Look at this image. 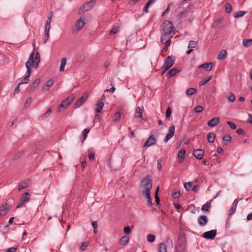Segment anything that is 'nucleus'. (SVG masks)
Wrapping results in <instances>:
<instances>
[{"mask_svg": "<svg viewBox=\"0 0 252 252\" xmlns=\"http://www.w3.org/2000/svg\"><path fill=\"white\" fill-rule=\"evenodd\" d=\"M29 63H27V64H26V68H27V75L26 77H24V78L23 79V80L22 81H21L19 84L22 85L23 84H27L29 82V77L31 74V73H32V69H30L29 68V66L30 65V64L28 65Z\"/></svg>", "mask_w": 252, "mask_h": 252, "instance_id": "nucleus-14", "label": "nucleus"}, {"mask_svg": "<svg viewBox=\"0 0 252 252\" xmlns=\"http://www.w3.org/2000/svg\"><path fill=\"white\" fill-rule=\"evenodd\" d=\"M89 154V158L90 160H94V159L95 152L92 149L88 150Z\"/></svg>", "mask_w": 252, "mask_h": 252, "instance_id": "nucleus-36", "label": "nucleus"}, {"mask_svg": "<svg viewBox=\"0 0 252 252\" xmlns=\"http://www.w3.org/2000/svg\"><path fill=\"white\" fill-rule=\"evenodd\" d=\"M95 4L94 0H91L82 5L78 10V13L81 14L92 8Z\"/></svg>", "mask_w": 252, "mask_h": 252, "instance_id": "nucleus-3", "label": "nucleus"}, {"mask_svg": "<svg viewBox=\"0 0 252 252\" xmlns=\"http://www.w3.org/2000/svg\"><path fill=\"white\" fill-rule=\"evenodd\" d=\"M216 230H212L204 233L202 237L207 239H213L216 236Z\"/></svg>", "mask_w": 252, "mask_h": 252, "instance_id": "nucleus-11", "label": "nucleus"}, {"mask_svg": "<svg viewBox=\"0 0 252 252\" xmlns=\"http://www.w3.org/2000/svg\"><path fill=\"white\" fill-rule=\"evenodd\" d=\"M225 9L226 12L227 13H229L232 11V6L229 3H226L225 5Z\"/></svg>", "mask_w": 252, "mask_h": 252, "instance_id": "nucleus-44", "label": "nucleus"}, {"mask_svg": "<svg viewBox=\"0 0 252 252\" xmlns=\"http://www.w3.org/2000/svg\"><path fill=\"white\" fill-rule=\"evenodd\" d=\"M84 25L85 22L81 18L78 20L75 25V26L76 28L77 32L80 31L84 27Z\"/></svg>", "mask_w": 252, "mask_h": 252, "instance_id": "nucleus-23", "label": "nucleus"}, {"mask_svg": "<svg viewBox=\"0 0 252 252\" xmlns=\"http://www.w3.org/2000/svg\"><path fill=\"white\" fill-rule=\"evenodd\" d=\"M246 14V12L243 11H239L234 13V17L235 18H238L243 17Z\"/></svg>", "mask_w": 252, "mask_h": 252, "instance_id": "nucleus-37", "label": "nucleus"}, {"mask_svg": "<svg viewBox=\"0 0 252 252\" xmlns=\"http://www.w3.org/2000/svg\"><path fill=\"white\" fill-rule=\"evenodd\" d=\"M175 59L173 56H168L163 65V68L166 70H168L175 63Z\"/></svg>", "mask_w": 252, "mask_h": 252, "instance_id": "nucleus-4", "label": "nucleus"}, {"mask_svg": "<svg viewBox=\"0 0 252 252\" xmlns=\"http://www.w3.org/2000/svg\"><path fill=\"white\" fill-rule=\"evenodd\" d=\"M120 30V27L118 25H115L113 26L112 30L110 31L109 32V34L110 35H114L115 34L117 33Z\"/></svg>", "mask_w": 252, "mask_h": 252, "instance_id": "nucleus-33", "label": "nucleus"}, {"mask_svg": "<svg viewBox=\"0 0 252 252\" xmlns=\"http://www.w3.org/2000/svg\"><path fill=\"white\" fill-rule=\"evenodd\" d=\"M121 118V114L119 112H116L113 117V120L115 122L118 121Z\"/></svg>", "mask_w": 252, "mask_h": 252, "instance_id": "nucleus-47", "label": "nucleus"}, {"mask_svg": "<svg viewBox=\"0 0 252 252\" xmlns=\"http://www.w3.org/2000/svg\"><path fill=\"white\" fill-rule=\"evenodd\" d=\"M208 221V220L207 217L205 215L200 216L198 219V224L201 226L205 225L207 223Z\"/></svg>", "mask_w": 252, "mask_h": 252, "instance_id": "nucleus-18", "label": "nucleus"}, {"mask_svg": "<svg viewBox=\"0 0 252 252\" xmlns=\"http://www.w3.org/2000/svg\"><path fill=\"white\" fill-rule=\"evenodd\" d=\"M172 195L174 198H178L181 195V193L179 191H174L172 193Z\"/></svg>", "mask_w": 252, "mask_h": 252, "instance_id": "nucleus-56", "label": "nucleus"}, {"mask_svg": "<svg viewBox=\"0 0 252 252\" xmlns=\"http://www.w3.org/2000/svg\"><path fill=\"white\" fill-rule=\"evenodd\" d=\"M204 151L200 149H195L193 152V156L198 159H201L204 156Z\"/></svg>", "mask_w": 252, "mask_h": 252, "instance_id": "nucleus-16", "label": "nucleus"}, {"mask_svg": "<svg viewBox=\"0 0 252 252\" xmlns=\"http://www.w3.org/2000/svg\"><path fill=\"white\" fill-rule=\"evenodd\" d=\"M203 108L201 106L198 105L194 108V111L195 113H200L203 111Z\"/></svg>", "mask_w": 252, "mask_h": 252, "instance_id": "nucleus-54", "label": "nucleus"}, {"mask_svg": "<svg viewBox=\"0 0 252 252\" xmlns=\"http://www.w3.org/2000/svg\"><path fill=\"white\" fill-rule=\"evenodd\" d=\"M175 127L174 126L169 127L168 133L164 139V142H167L174 135L175 133Z\"/></svg>", "mask_w": 252, "mask_h": 252, "instance_id": "nucleus-8", "label": "nucleus"}, {"mask_svg": "<svg viewBox=\"0 0 252 252\" xmlns=\"http://www.w3.org/2000/svg\"><path fill=\"white\" fill-rule=\"evenodd\" d=\"M227 99L230 102H234L235 100L236 97L233 94L229 93L228 94Z\"/></svg>", "mask_w": 252, "mask_h": 252, "instance_id": "nucleus-42", "label": "nucleus"}, {"mask_svg": "<svg viewBox=\"0 0 252 252\" xmlns=\"http://www.w3.org/2000/svg\"><path fill=\"white\" fill-rule=\"evenodd\" d=\"M216 137L215 134L213 132H209L207 134V140L209 143H213Z\"/></svg>", "mask_w": 252, "mask_h": 252, "instance_id": "nucleus-31", "label": "nucleus"}, {"mask_svg": "<svg viewBox=\"0 0 252 252\" xmlns=\"http://www.w3.org/2000/svg\"><path fill=\"white\" fill-rule=\"evenodd\" d=\"M32 182L31 180L26 179L22 181L19 184L18 189H25L31 187Z\"/></svg>", "mask_w": 252, "mask_h": 252, "instance_id": "nucleus-9", "label": "nucleus"}, {"mask_svg": "<svg viewBox=\"0 0 252 252\" xmlns=\"http://www.w3.org/2000/svg\"><path fill=\"white\" fill-rule=\"evenodd\" d=\"M171 113H172V111H171V109L170 107H168L167 109H166V114H165V118L166 119H169L170 117V115L171 114Z\"/></svg>", "mask_w": 252, "mask_h": 252, "instance_id": "nucleus-48", "label": "nucleus"}, {"mask_svg": "<svg viewBox=\"0 0 252 252\" xmlns=\"http://www.w3.org/2000/svg\"><path fill=\"white\" fill-rule=\"evenodd\" d=\"M174 34L161 33L160 42L162 44L166 43V41H171V38L173 37Z\"/></svg>", "mask_w": 252, "mask_h": 252, "instance_id": "nucleus-12", "label": "nucleus"}, {"mask_svg": "<svg viewBox=\"0 0 252 252\" xmlns=\"http://www.w3.org/2000/svg\"><path fill=\"white\" fill-rule=\"evenodd\" d=\"M161 163H162V159L160 158L158 159V164H157V168L158 170V171H160L162 169V166H161Z\"/></svg>", "mask_w": 252, "mask_h": 252, "instance_id": "nucleus-59", "label": "nucleus"}, {"mask_svg": "<svg viewBox=\"0 0 252 252\" xmlns=\"http://www.w3.org/2000/svg\"><path fill=\"white\" fill-rule=\"evenodd\" d=\"M88 96V94L87 93H84L82 96L78 98L77 100L75 102L74 107L78 108L80 107L87 99Z\"/></svg>", "mask_w": 252, "mask_h": 252, "instance_id": "nucleus-7", "label": "nucleus"}, {"mask_svg": "<svg viewBox=\"0 0 252 252\" xmlns=\"http://www.w3.org/2000/svg\"><path fill=\"white\" fill-rule=\"evenodd\" d=\"M212 78V76L211 75L208 76L206 78H203L199 83V85L200 86H203L205 85L207 83H208L210 80H211Z\"/></svg>", "mask_w": 252, "mask_h": 252, "instance_id": "nucleus-29", "label": "nucleus"}, {"mask_svg": "<svg viewBox=\"0 0 252 252\" xmlns=\"http://www.w3.org/2000/svg\"><path fill=\"white\" fill-rule=\"evenodd\" d=\"M222 140L226 142H230L231 140V137L229 134H226L223 137Z\"/></svg>", "mask_w": 252, "mask_h": 252, "instance_id": "nucleus-49", "label": "nucleus"}, {"mask_svg": "<svg viewBox=\"0 0 252 252\" xmlns=\"http://www.w3.org/2000/svg\"><path fill=\"white\" fill-rule=\"evenodd\" d=\"M50 28H51V23H49L48 22H46L45 25L44 32H49Z\"/></svg>", "mask_w": 252, "mask_h": 252, "instance_id": "nucleus-52", "label": "nucleus"}, {"mask_svg": "<svg viewBox=\"0 0 252 252\" xmlns=\"http://www.w3.org/2000/svg\"><path fill=\"white\" fill-rule=\"evenodd\" d=\"M197 44V41L190 40L189 42V43L188 45V48L193 49V48H194L196 47Z\"/></svg>", "mask_w": 252, "mask_h": 252, "instance_id": "nucleus-40", "label": "nucleus"}, {"mask_svg": "<svg viewBox=\"0 0 252 252\" xmlns=\"http://www.w3.org/2000/svg\"><path fill=\"white\" fill-rule=\"evenodd\" d=\"M92 226H93V228L94 229V232L96 233L97 230H96L95 229L97 227V221H92Z\"/></svg>", "mask_w": 252, "mask_h": 252, "instance_id": "nucleus-63", "label": "nucleus"}, {"mask_svg": "<svg viewBox=\"0 0 252 252\" xmlns=\"http://www.w3.org/2000/svg\"><path fill=\"white\" fill-rule=\"evenodd\" d=\"M220 118L218 117H214L210 121H209L207 123V125L209 126L213 127L216 126L220 122Z\"/></svg>", "mask_w": 252, "mask_h": 252, "instance_id": "nucleus-17", "label": "nucleus"}, {"mask_svg": "<svg viewBox=\"0 0 252 252\" xmlns=\"http://www.w3.org/2000/svg\"><path fill=\"white\" fill-rule=\"evenodd\" d=\"M49 37V32H44V37L43 38L44 43H46Z\"/></svg>", "mask_w": 252, "mask_h": 252, "instance_id": "nucleus-55", "label": "nucleus"}, {"mask_svg": "<svg viewBox=\"0 0 252 252\" xmlns=\"http://www.w3.org/2000/svg\"><path fill=\"white\" fill-rule=\"evenodd\" d=\"M227 52L225 50H221L219 53L217 59L218 60H222L226 57Z\"/></svg>", "mask_w": 252, "mask_h": 252, "instance_id": "nucleus-28", "label": "nucleus"}, {"mask_svg": "<svg viewBox=\"0 0 252 252\" xmlns=\"http://www.w3.org/2000/svg\"><path fill=\"white\" fill-rule=\"evenodd\" d=\"M213 64L212 63H206L199 65V68H203L205 71H209L212 69Z\"/></svg>", "mask_w": 252, "mask_h": 252, "instance_id": "nucleus-21", "label": "nucleus"}, {"mask_svg": "<svg viewBox=\"0 0 252 252\" xmlns=\"http://www.w3.org/2000/svg\"><path fill=\"white\" fill-rule=\"evenodd\" d=\"M156 143V140L153 135H150L145 142L144 146L148 147Z\"/></svg>", "mask_w": 252, "mask_h": 252, "instance_id": "nucleus-13", "label": "nucleus"}, {"mask_svg": "<svg viewBox=\"0 0 252 252\" xmlns=\"http://www.w3.org/2000/svg\"><path fill=\"white\" fill-rule=\"evenodd\" d=\"M186 150L185 149L181 150L178 155L179 162L182 163L185 158Z\"/></svg>", "mask_w": 252, "mask_h": 252, "instance_id": "nucleus-25", "label": "nucleus"}, {"mask_svg": "<svg viewBox=\"0 0 252 252\" xmlns=\"http://www.w3.org/2000/svg\"><path fill=\"white\" fill-rule=\"evenodd\" d=\"M196 92V90L193 88L188 89L186 91V94L188 95H190L194 94Z\"/></svg>", "mask_w": 252, "mask_h": 252, "instance_id": "nucleus-41", "label": "nucleus"}, {"mask_svg": "<svg viewBox=\"0 0 252 252\" xmlns=\"http://www.w3.org/2000/svg\"><path fill=\"white\" fill-rule=\"evenodd\" d=\"M88 246V243L87 242H82L81 244L80 249L83 251H84L87 247Z\"/></svg>", "mask_w": 252, "mask_h": 252, "instance_id": "nucleus-58", "label": "nucleus"}, {"mask_svg": "<svg viewBox=\"0 0 252 252\" xmlns=\"http://www.w3.org/2000/svg\"><path fill=\"white\" fill-rule=\"evenodd\" d=\"M102 97L103 98L102 99H99L95 105V110L97 113H100L104 106V103L102 102V100L105 99V96L103 95Z\"/></svg>", "mask_w": 252, "mask_h": 252, "instance_id": "nucleus-10", "label": "nucleus"}, {"mask_svg": "<svg viewBox=\"0 0 252 252\" xmlns=\"http://www.w3.org/2000/svg\"><path fill=\"white\" fill-rule=\"evenodd\" d=\"M188 12V10H184L182 12H181L180 14L178 15V17L179 18H182L183 17H185L186 15V14Z\"/></svg>", "mask_w": 252, "mask_h": 252, "instance_id": "nucleus-60", "label": "nucleus"}, {"mask_svg": "<svg viewBox=\"0 0 252 252\" xmlns=\"http://www.w3.org/2000/svg\"><path fill=\"white\" fill-rule=\"evenodd\" d=\"M131 231V229L129 226H126L124 228V232L126 234H129Z\"/></svg>", "mask_w": 252, "mask_h": 252, "instance_id": "nucleus-57", "label": "nucleus"}, {"mask_svg": "<svg viewBox=\"0 0 252 252\" xmlns=\"http://www.w3.org/2000/svg\"><path fill=\"white\" fill-rule=\"evenodd\" d=\"M213 199H211L209 202H206L202 207L201 209L203 211L208 212L209 208L211 206V202L213 201Z\"/></svg>", "mask_w": 252, "mask_h": 252, "instance_id": "nucleus-30", "label": "nucleus"}, {"mask_svg": "<svg viewBox=\"0 0 252 252\" xmlns=\"http://www.w3.org/2000/svg\"><path fill=\"white\" fill-rule=\"evenodd\" d=\"M34 55V52L32 51L31 54L30 56L29 57L28 61L26 63L25 65L27 63H29L28 65L30 64L29 68L31 69L32 67L33 66L34 68L36 69L38 67V63H34L33 62V56Z\"/></svg>", "mask_w": 252, "mask_h": 252, "instance_id": "nucleus-6", "label": "nucleus"}, {"mask_svg": "<svg viewBox=\"0 0 252 252\" xmlns=\"http://www.w3.org/2000/svg\"><path fill=\"white\" fill-rule=\"evenodd\" d=\"M185 250V246L183 245H178L176 248V252H181V251Z\"/></svg>", "mask_w": 252, "mask_h": 252, "instance_id": "nucleus-50", "label": "nucleus"}, {"mask_svg": "<svg viewBox=\"0 0 252 252\" xmlns=\"http://www.w3.org/2000/svg\"><path fill=\"white\" fill-rule=\"evenodd\" d=\"M192 184H193L192 183L190 182L188 183H184V186L185 189H187L188 188H191L192 186Z\"/></svg>", "mask_w": 252, "mask_h": 252, "instance_id": "nucleus-64", "label": "nucleus"}, {"mask_svg": "<svg viewBox=\"0 0 252 252\" xmlns=\"http://www.w3.org/2000/svg\"><path fill=\"white\" fill-rule=\"evenodd\" d=\"M66 63V58H63L62 59L61 61V63L60 64V71H63L64 70V68L65 67V65Z\"/></svg>", "mask_w": 252, "mask_h": 252, "instance_id": "nucleus-38", "label": "nucleus"}, {"mask_svg": "<svg viewBox=\"0 0 252 252\" xmlns=\"http://www.w3.org/2000/svg\"><path fill=\"white\" fill-rule=\"evenodd\" d=\"M89 131H90V129H88V128H85L83 130V132H82V135H83V141L85 140L86 139L88 134L89 132ZM83 142V141H82V142Z\"/></svg>", "mask_w": 252, "mask_h": 252, "instance_id": "nucleus-45", "label": "nucleus"}, {"mask_svg": "<svg viewBox=\"0 0 252 252\" xmlns=\"http://www.w3.org/2000/svg\"><path fill=\"white\" fill-rule=\"evenodd\" d=\"M30 196L31 195L30 193L26 192L22 195L21 199L25 202H28L30 199Z\"/></svg>", "mask_w": 252, "mask_h": 252, "instance_id": "nucleus-39", "label": "nucleus"}, {"mask_svg": "<svg viewBox=\"0 0 252 252\" xmlns=\"http://www.w3.org/2000/svg\"><path fill=\"white\" fill-rule=\"evenodd\" d=\"M141 186L143 189H152V180L149 176L146 177L141 181Z\"/></svg>", "mask_w": 252, "mask_h": 252, "instance_id": "nucleus-5", "label": "nucleus"}, {"mask_svg": "<svg viewBox=\"0 0 252 252\" xmlns=\"http://www.w3.org/2000/svg\"><path fill=\"white\" fill-rule=\"evenodd\" d=\"M9 207L7 205H3L0 207V217L5 215L9 210Z\"/></svg>", "mask_w": 252, "mask_h": 252, "instance_id": "nucleus-24", "label": "nucleus"}, {"mask_svg": "<svg viewBox=\"0 0 252 252\" xmlns=\"http://www.w3.org/2000/svg\"><path fill=\"white\" fill-rule=\"evenodd\" d=\"M143 110L140 107H137L135 110V114L134 115L135 118H142L143 117Z\"/></svg>", "mask_w": 252, "mask_h": 252, "instance_id": "nucleus-26", "label": "nucleus"}, {"mask_svg": "<svg viewBox=\"0 0 252 252\" xmlns=\"http://www.w3.org/2000/svg\"><path fill=\"white\" fill-rule=\"evenodd\" d=\"M238 202L239 201L237 199L234 200L232 205V206L231 207L230 210L228 211L229 216H231L234 214L236 210Z\"/></svg>", "mask_w": 252, "mask_h": 252, "instance_id": "nucleus-19", "label": "nucleus"}, {"mask_svg": "<svg viewBox=\"0 0 252 252\" xmlns=\"http://www.w3.org/2000/svg\"><path fill=\"white\" fill-rule=\"evenodd\" d=\"M129 241V237L126 236L122 237L120 239V244L122 245H126Z\"/></svg>", "mask_w": 252, "mask_h": 252, "instance_id": "nucleus-35", "label": "nucleus"}, {"mask_svg": "<svg viewBox=\"0 0 252 252\" xmlns=\"http://www.w3.org/2000/svg\"><path fill=\"white\" fill-rule=\"evenodd\" d=\"M54 84V81L52 79L48 80L45 84L42 87V91L48 90L49 88L51 87Z\"/></svg>", "mask_w": 252, "mask_h": 252, "instance_id": "nucleus-27", "label": "nucleus"}, {"mask_svg": "<svg viewBox=\"0 0 252 252\" xmlns=\"http://www.w3.org/2000/svg\"><path fill=\"white\" fill-rule=\"evenodd\" d=\"M171 43V41H169V40L167 41V42L166 41V43H164V46L163 48V50L166 52L168 51V47L170 46Z\"/></svg>", "mask_w": 252, "mask_h": 252, "instance_id": "nucleus-53", "label": "nucleus"}, {"mask_svg": "<svg viewBox=\"0 0 252 252\" xmlns=\"http://www.w3.org/2000/svg\"><path fill=\"white\" fill-rule=\"evenodd\" d=\"M40 62V56L39 52H36L35 57H33V62L39 63Z\"/></svg>", "mask_w": 252, "mask_h": 252, "instance_id": "nucleus-43", "label": "nucleus"}, {"mask_svg": "<svg viewBox=\"0 0 252 252\" xmlns=\"http://www.w3.org/2000/svg\"><path fill=\"white\" fill-rule=\"evenodd\" d=\"M181 69L179 68H173L169 70L167 73V77L169 78L172 76H174L177 73L180 72Z\"/></svg>", "mask_w": 252, "mask_h": 252, "instance_id": "nucleus-20", "label": "nucleus"}, {"mask_svg": "<svg viewBox=\"0 0 252 252\" xmlns=\"http://www.w3.org/2000/svg\"><path fill=\"white\" fill-rule=\"evenodd\" d=\"M155 192V199H156V202L157 204V205H158L160 203V199L159 197L158 196V191L159 190H156Z\"/></svg>", "mask_w": 252, "mask_h": 252, "instance_id": "nucleus-51", "label": "nucleus"}, {"mask_svg": "<svg viewBox=\"0 0 252 252\" xmlns=\"http://www.w3.org/2000/svg\"><path fill=\"white\" fill-rule=\"evenodd\" d=\"M147 241L149 242H154L155 240V236L153 234H148L147 237Z\"/></svg>", "mask_w": 252, "mask_h": 252, "instance_id": "nucleus-46", "label": "nucleus"}, {"mask_svg": "<svg viewBox=\"0 0 252 252\" xmlns=\"http://www.w3.org/2000/svg\"><path fill=\"white\" fill-rule=\"evenodd\" d=\"M74 99L72 95H70L65 99H64L59 105L57 108V111L59 113L61 112L63 110L66 109L69 104H70Z\"/></svg>", "mask_w": 252, "mask_h": 252, "instance_id": "nucleus-2", "label": "nucleus"}, {"mask_svg": "<svg viewBox=\"0 0 252 252\" xmlns=\"http://www.w3.org/2000/svg\"><path fill=\"white\" fill-rule=\"evenodd\" d=\"M243 45L246 47H250L252 45V39H244L243 40Z\"/></svg>", "mask_w": 252, "mask_h": 252, "instance_id": "nucleus-32", "label": "nucleus"}, {"mask_svg": "<svg viewBox=\"0 0 252 252\" xmlns=\"http://www.w3.org/2000/svg\"><path fill=\"white\" fill-rule=\"evenodd\" d=\"M158 252H167L165 244L163 243H161L158 245Z\"/></svg>", "mask_w": 252, "mask_h": 252, "instance_id": "nucleus-34", "label": "nucleus"}, {"mask_svg": "<svg viewBox=\"0 0 252 252\" xmlns=\"http://www.w3.org/2000/svg\"><path fill=\"white\" fill-rule=\"evenodd\" d=\"M151 190H143L142 191V194L145 196L147 199V204L148 206H151L152 205V199L150 196Z\"/></svg>", "mask_w": 252, "mask_h": 252, "instance_id": "nucleus-15", "label": "nucleus"}, {"mask_svg": "<svg viewBox=\"0 0 252 252\" xmlns=\"http://www.w3.org/2000/svg\"><path fill=\"white\" fill-rule=\"evenodd\" d=\"M53 12L52 11H50L48 15V16H47V20L46 21V22H48L49 23H51V21H52V17L53 16Z\"/></svg>", "mask_w": 252, "mask_h": 252, "instance_id": "nucleus-61", "label": "nucleus"}, {"mask_svg": "<svg viewBox=\"0 0 252 252\" xmlns=\"http://www.w3.org/2000/svg\"><path fill=\"white\" fill-rule=\"evenodd\" d=\"M227 124L230 126V127L232 129H234L236 128V126L234 123L231 122L230 121H228L227 122Z\"/></svg>", "mask_w": 252, "mask_h": 252, "instance_id": "nucleus-62", "label": "nucleus"}, {"mask_svg": "<svg viewBox=\"0 0 252 252\" xmlns=\"http://www.w3.org/2000/svg\"><path fill=\"white\" fill-rule=\"evenodd\" d=\"M162 29L161 33H168V34H175V32L173 31L174 26L172 23L168 20H165L161 25Z\"/></svg>", "mask_w": 252, "mask_h": 252, "instance_id": "nucleus-1", "label": "nucleus"}, {"mask_svg": "<svg viewBox=\"0 0 252 252\" xmlns=\"http://www.w3.org/2000/svg\"><path fill=\"white\" fill-rule=\"evenodd\" d=\"M40 79L37 78L33 82L32 84L30 89L29 91V93H32L38 86L40 83Z\"/></svg>", "mask_w": 252, "mask_h": 252, "instance_id": "nucleus-22", "label": "nucleus"}]
</instances>
